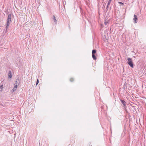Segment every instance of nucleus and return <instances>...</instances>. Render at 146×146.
Returning a JSON list of instances; mask_svg holds the SVG:
<instances>
[{"label": "nucleus", "mask_w": 146, "mask_h": 146, "mask_svg": "<svg viewBox=\"0 0 146 146\" xmlns=\"http://www.w3.org/2000/svg\"><path fill=\"white\" fill-rule=\"evenodd\" d=\"M128 62L127 63L132 68H133V64L131 58H127Z\"/></svg>", "instance_id": "1"}, {"label": "nucleus", "mask_w": 146, "mask_h": 146, "mask_svg": "<svg viewBox=\"0 0 146 146\" xmlns=\"http://www.w3.org/2000/svg\"><path fill=\"white\" fill-rule=\"evenodd\" d=\"M120 101L121 102L122 104H123V107H124V108H126L127 106H126V102L123 100H122L121 99H120Z\"/></svg>", "instance_id": "2"}, {"label": "nucleus", "mask_w": 146, "mask_h": 146, "mask_svg": "<svg viewBox=\"0 0 146 146\" xmlns=\"http://www.w3.org/2000/svg\"><path fill=\"white\" fill-rule=\"evenodd\" d=\"M134 23H136L137 22V18L136 15H134Z\"/></svg>", "instance_id": "3"}, {"label": "nucleus", "mask_w": 146, "mask_h": 146, "mask_svg": "<svg viewBox=\"0 0 146 146\" xmlns=\"http://www.w3.org/2000/svg\"><path fill=\"white\" fill-rule=\"evenodd\" d=\"M11 14H9L8 15V16L7 19V21H9V22H11Z\"/></svg>", "instance_id": "4"}, {"label": "nucleus", "mask_w": 146, "mask_h": 146, "mask_svg": "<svg viewBox=\"0 0 146 146\" xmlns=\"http://www.w3.org/2000/svg\"><path fill=\"white\" fill-rule=\"evenodd\" d=\"M11 22H9V21H7V23L6 24V31H7V29L9 26V25L10 24V23Z\"/></svg>", "instance_id": "5"}, {"label": "nucleus", "mask_w": 146, "mask_h": 146, "mask_svg": "<svg viewBox=\"0 0 146 146\" xmlns=\"http://www.w3.org/2000/svg\"><path fill=\"white\" fill-rule=\"evenodd\" d=\"M8 78L9 79H11L12 78V73L11 71L10 70L8 74Z\"/></svg>", "instance_id": "6"}, {"label": "nucleus", "mask_w": 146, "mask_h": 146, "mask_svg": "<svg viewBox=\"0 0 146 146\" xmlns=\"http://www.w3.org/2000/svg\"><path fill=\"white\" fill-rule=\"evenodd\" d=\"M19 78H17L16 80V81L15 82V85H17L18 84H19V83L18 82V81H19Z\"/></svg>", "instance_id": "7"}, {"label": "nucleus", "mask_w": 146, "mask_h": 146, "mask_svg": "<svg viewBox=\"0 0 146 146\" xmlns=\"http://www.w3.org/2000/svg\"><path fill=\"white\" fill-rule=\"evenodd\" d=\"M53 19L54 20V22L55 23V24H56L57 22V21L56 20L55 17L54 15H53Z\"/></svg>", "instance_id": "8"}, {"label": "nucleus", "mask_w": 146, "mask_h": 146, "mask_svg": "<svg viewBox=\"0 0 146 146\" xmlns=\"http://www.w3.org/2000/svg\"><path fill=\"white\" fill-rule=\"evenodd\" d=\"M92 54V58H93V59H94V60H96L97 59V58L96 56L94 54Z\"/></svg>", "instance_id": "9"}, {"label": "nucleus", "mask_w": 146, "mask_h": 146, "mask_svg": "<svg viewBox=\"0 0 146 146\" xmlns=\"http://www.w3.org/2000/svg\"><path fill=\"white\" fill-rule=\"evenodd\" d=\"M96 50L95 49H94L92 51V54H94L96 53Z\"/></svg>", "instance_id": "10"}, {"label": "nucleus", "mask_w": 146, "mask_h": 146, "mask_svg": "<svg viewBox=\"0 0 146 146\" xmlns=\"http://www.w3.org/2000/svg\"><path fill=\"white\" fill-rule=\"evenodd\" d=\"M112 0H109L108 2V4H108V5H109L110 4L111 2V1Z\"/></svg>", "instance_id": "11"}, {"label": "nucleus", "mask_w": 146, "mask_h": 146, "mask_svg": "<svg viewBox=\"0 0 146 146\" xmlns=\"http://www.w3.org/2000/svg\"><path fill=\"white\" fill-rule=\"evenodd\" d=\"M17 88V85H15V86L14 87V88L16 90Z\"/></svg>", "instance_id": "12"}, {"label": "nucleus", "mask_w": 146, "mask_h": 146, "mask_svg": "<svg viewBox=\"0 0 146 146\" xmlns=\"http://www.w3.org/2000/svg\"><path fill=\"white\" fill-rule=\"evenodd\" d=\"M17 88V85H15V86L14 87V88L16 90Z\"/></svg>", "instance_id": "13"}, {"label": "nucleus", "mask_w": 146, "mask_h": 146, "mask_svg": "<svg viewBox=\"0 0 146 146\" xmlns=\"http://www.w3.org/2000/svg\"><path fill=\"white\" fill-rule=\"evenodd\" d=\"M74 81V79L72 78H71L70 79V81L71 82H72Z\"/></svg>", "instance_id": "14"}, {"label": "nucleus", "mask_w": 146, "mask_h": 146, "mask_svg": "<svg viewBox=\"0 0 146 146\" xmlns=\"http://www.w3.org/2000/svg\"><path fill=\"white\" fill-rule=\"evenodd\" d=\"M38 82H39V80L38 79H37L36 81V85H37L38 84Z\"/></svg>", "instance_id": "15"}, {"label": "nucleus", "mask_w": 146, "mask_h": 146, "mask_svg": "<svg viewBox=\"0 0 146 146\" xmlns=\"http://www.w3.org/2000/svg\"><path fill=\"white\" fill-rule=\"evenodd\" d=\"M119 5H123V3L122 2H119Z\"/></svg>", "instance_id": "16"}, {"label": "nucleus", "mask_w": 146, "mask_h": 146, "mask_svg": "<svg viewBox=\"0 0 146 146\" xmlns=\"http://www.w3.org/2000/svg\"><path fill=\"white\" fill-rule=\"evenodd\" d=\"M3 88V85H1L0 86V88H1V89H2Z\"/></svg>", "instance_id": "17"}, {"label": "nucleus", "mask_w": 146, "mask_h": 146, "mask_svg": "<svg viewBox=\"0 0 146 146\" xmlns=\"http://www.w3.org/2000/svg\"><path fill=\"white\" fill-rule=\"evenodd\" d=\"M15 90H15V89H14V88H13V89L12 90V91L13 92H15Z\"/></svg>", "instance_id": "18"}, {"label": "nucleus", "mask_w": 146, "mask_h": 146, "mask_svg": "<svg viewBox=\"0 0 146 146\" xmlns=\"http://www.w3.org/2000/svg\"><path fill=\"white\" fill-rule=\"evenodd\" d=\"M109 7V5H108V4H107V6L106 7V9L107 10H108V7Z\"/></svg>", "instance_id": "19"}, {"label": "nucleus", "mask_w": 146, "mask_h": 146, "mask_svg": "<svg viewBox=\"0 0 146 146\" xmlns=\"http://www.w3.org/2000/svg\"><path fill=\"white\" fill-rule=\"evenodd\" d=\"M107 23H107V22H106H106H105V25H107Z\"/></svg>", "instance_id": "20"}, {"label": "nucleus", "mask_w": 146, "mask_h": 146, "mask_svg": "<svg viewBox=\"0 0 146 146\" xmlns=\"http://www.w3.org/2000/svg\"><path fill=\"white\" fill-rule=\"evenodd\" d=\"M4 31H5V33L6 32H7V31H6V29H5V30H4Z\"/></svg>", "instance_id": "21"}, {"label": "nucleus", "mask_w": 146, "mask_h": 146, "mask_svg": "<svg viewBox=\"0 0 146 146\" xmlns=\"http://www.w3.org/2000/svg\"><path fill=\"white\" fill-rule=\"evenodd\" d=\"M91 146H92V145H91Z\"/></svg>", "instance_id": "22"}]
</instances>
